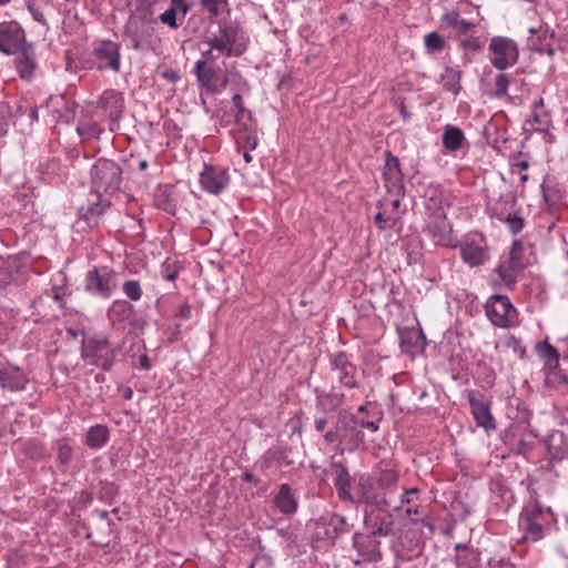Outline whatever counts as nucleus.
<instances>
[{"instance_id":"obj_46","label":"nucleus","mask_w":568,"mask_h":568,"mask_svg":"<svg viewBox=\"0 0 568 568\" xmlns=\"http://www.w3.org/2000/svg\"><path fill=\"white\" fill-rule=\"evenodd\" d=\"M510 80L506 73H498L495 80V92L494 95L497 98L504 97L509 87Z\"/></svg>"},{"instance_id":"obj_19","label":"nucleus","mask_w":568,"mask_h":568,"mask_svg":"<svg viewBox=\"0 0 568 568\" xmlns=\"http://www.w3.org/2000/svg\"><path fill=\"white\" fill-rule=\"evenodd\" d=\"M28 377L17 366L10 364L0 365V387L9 392H19L24 389Z\"/></svg>"},{"instance_id":"obj_53","label":"nucleus","mask_w":568,"mask_h":568,"mask_svg":"<svg viewBox=\"0 0 568 568\" xmlns=\"http://www.w3.org/2000/svg\"><path fill=\"white\" fill-rule=\"evenodd\" d=\"M424 338V335L422 332H408L406 334H402L400 335V345L402 347H405L406 345L407 346H413L414 344V339H418V338Z\"/></svg>"},{"instance_id":"obj_54","label":"nucleus","mask_w":568,"mask_h":568,"mask_svg":"<svg viewBox=\"0 0 568 568\" xmlns=\"http://www.w3.org/2000/svg\"><path fill=\"white\" fill-rule=\"evenodd\" d=\"M215 49L209 47L207 50L202 52V58L197 62H204L206 65H216L217 57L214 54Z\"/></svg>"},{"instance_id":"obj_58","label":"nucleus","mask_w":568,"mask_h":568,"mask_svg":"<svg viewBox=\"0 0 568 568\" xmlns=\"http://www.w3.org/2000/svg\"><path fill=\"white\" fill-rule=\"evenodd\" d=\"M529 168V162L526 161V160H523V161H518V162H515L511 164V170L513 172L516 170V169H519V170H527Z\"/></svg>"},{"instance_id":"obj_41","label":"nucleus","mask_w":568,"mask_h":568,"mask_svg":"<svg viewBox=\"0 0 568 568\" xmlns=\"http://www.w3.org/2000/svg\"><path fill=\"white\" fill-rule=\"evenodd\" d=\"M58 460L61 465L68 466L73 456V448L67 439H60L55 443Z\"/></svg>"},{"instance_id":"obj_39","label":"nucleus","mask_w":568,"mask_h":568,"mask_svg":"<svg viewBox=\"0 0 568 568\" xmlns=\"http://www.w3.org/2000/svg\"><path fill=\"white\" fill-rule=\"evenodd\" d=\"M202 8L209 13L210 18H217L229 8V0H200Z\"/></svg>"},{"instance_id":"obj_28","label":"nucleus","mask_w":568,"mask_h":568,"mask_svg":"<svg viewBox=\"0 0 568 568\" xmlns=\"http://www.w3.org/2000/svg\"><path fill=\"white\" fill-rule=\"evenodd\" d=\"M426 231L437 245L457 247L454 243L452 225L445 220L435 221L427 225Z\"/></svg>"},{"instance_id":"obj_30","label":"nucleus","mask_w":568,"mask_h":568,"mask_svg":"<svg viewBox=\"0 0 568 568\" xmlns=\"http://www.w3.org/2000/svg\"><path fill=\"white\" fill-rule=\"evenodd\" d=\"M274 504L284 515H291L296 511L297 501L292 495L291 487L287 484L281 485L277 495L274 497Z\"/></svg>"},{"instance_id":"obj_44","label":"nucleus","mask_w":568,"mask_h":568,"mask_svg":"<svg viewBox=\"0 0 568 568\" xmlns=\"http://www.w3.org/2000/svg\"><path fill=\"white\" fill-rule=\"evenodd\" d=\"M122 288L126 297L131 301H139L142 297V288L138 281H126Z\"/></svg>"},{"instance_id":"obj_34","label":"nucleus","mask_w":568,"mask_h":568,"mask_svg":"<svg viewBox=\"0 0 568 568\" xmlns=\"http://www.w3.org/2000/svg\"><path fill=\"white\" fill-rule=\"evenodd\" d=\"M536 437L537 435L534 433L523 434L517 442L511 444V453L523 456L526 460H530L536 447Z\"/></svg>"},{"instance_id":"obj_15","label":"nucleus","mask_w":568,"mask_h":568,"mask_svg":"<svg viewBox=\"0 0 568 568\" xmlns=\"http://www.w3.org/2000/svg\"><path fill=\"white\" fill-rule=\"evenodd\" d=\"M23 41V31L17 22L0 23V50L7 54L17 52Z\"/></svg>"},{"instance_id":"obj_2","label":"nucleus","mask_w":568,"mask_h":568,"mask_svg":"<svg viewBox=\"0 0 568 568\" xmlns=\"http://www.w3.org/2000/svg\"><path fill=\"white\" fill-rule=\"evenodd\" d=\"M226 58L241 57L247 49L248 37L237 22L221 24L219 31L203 41Z\"/></svg>"},{"instance_id":"obj_32","label":"nucleus","mask_w":568,"mask_h":568,"mask_svg":"<svg viewBox=\"0 0 568 568\" xmlns=\"http://www.w3.org/2000/svg\"><path fill=\"white\" fill-rule=\"evenodd\" d=\"M17 70L22 79L29 80L36 69L34 53L28 49H22L16 59Z\"/></svg>"},{"instance_id":"obj_43","label":"nucleus","mask_w":568,"mask_h":568,"mask_svg":"<svg viewBox=\"0 0 568 568\" xmlns=\"http://www.w3.org/2000/svg\"><path fill=\"white\" fill-rule=\"evenodd\" d=\"M12 281V262L0 257V291L6 288Z\"/></svg>"},{"instance_id":"obj_13","label":"nucleus","mask_w":568,"mask_h":568,"mask_svg":"<svg viewBox=\"0 0 568 568\" xmlns=\"http://www.w3.org/2000/svg\"><path fill=\"white\" fill-rule=\"evenodd\" d=\"M110 120V130L113 131L116 122L122 115L124 100L121 93L115 90H105L97 102Z\"/></svg>"},{"instance_id":"obj_14","label":"nucleus","mask_w":568,"mask_h":568,"mask_svg":"<svg viewBox=\"0 0 568 568\" xmlns=\"http://www.w3.org/2000/svg\"><path fill=\"white\" fill-rule=\"evenodd\" d=\"M467 398L477 426L485 428L487 432L495 429L496 424L490 413L489 404L484 399V396L475 392H468Z\"/></svg>"},{"instance_id":"obj_8","label":"nucleus","mask_w":568,"mask_h":568,"mask_svg":"<svg viewBox=\"0 0 568 568\" xmlns=\"http://www.w3.org/2000/svg\"><path fill=\"white\" fill-rule=\"evenodd\" d=\"M390 505L367 506L364 510V525L372 536L386 537L393 531L394 517Z\"/></svg>"},{"instance_id":"obj_52","label":"nucleus","mask_w":568,"mask_h":568,"mask_svg":"<svg viewBox=\"0 0 568 568\" xmlns=\"http://www.w3.org/2000/svg\"><path fill=\"white\" fill-rule=\"evenodd\" d=\"M109 205H110V202L108 200L101 199L100 201L93 203L88 209L87 214L101 215Z\"/></svg>"},{"instance_id":"obj_45","label":"nucleus","mask_w":568,"mask_h":568,"mask_svg":"<svg viewBox=\"0 0 568 568\" xmlns=\"http://www.w3.org/2000/svg\"><path fill=\"white\" fill-rule=\"evenodd\" d=\"M397 483V475L393 470H385L381 474L378 478V488L381 491H386L387 489L395 486Z\"/></svg>"},{"instance_id":"obj_23","label":"nucleus","mask_w":568,"mask_h":568,"mask_svg":"<svg viewBox=\"0 0 568 568\" xmlns=\"http://www.w3.org/2000/svg\"><path fill=\"white\" fill-rule=\"evenodd\" d=\"M327 474L333 476L334 485L337 489L338 496L343 500H352L351 494V476L341 460H333L331 469Z\"/></svg>"},{"instance_id":"obj_7","label":"nucleus","mask_w":568,"mask_h":568,"mask_svg":"<svg viewBox=\"0 0 568 568\" xmlns=\"http://www.w3.org/2000/svg\"><path fill=\"white\" fill-rule=\"evenodd\" d=\"M486 315L494 326L507 328L514 325L517 310L507 295L495 294L484 305Z\"/></svg>"},{"instance_id":"obj_35","label":"nucleus","mask_w":568,"mask_h":568,"mask_svg":"<svg viewBox=\"0 0 568 568\" xmlns=\"http://www.w3.org/2000/svg\"><path fill=\"white\" fill-rule=\"evenodd\" d=\"M462 71L457 68L445 67L444 72L440 74V83L443 87L457 95L462 90L460 85Z\"/></svg>"},{"instance_id":"obj_26","label":"nucleus","mask_w":568,"mask_h":568,"mask_svg":"<svg viewBox=\"0 0 568 568\" xmlns=\"http://www.w3.org/2000/svg\"><path fill=\"white\" fill-rule=\"evenodd\" d=\"M300 453L293 452L291 448H284V449H268L265 455L263 456V460L261 463L262 468H271L274 465H295L300 464Z\"/></svg>"},{"instance_id":"obj_24","label":"nucleus","mask_w":568,"mask_h":568,"mask_svg":"<svg viewBox=\"0 0 568 568\" xmlns=\"http://www.w3.org/2000/svg\"><path fill=\"white\" fill-rule=\"evenodd\" d=\"M442 26L450 28L456 36V39L459 40L460 37L468 36L476 31V23L469 22L465 20L459 11L450 10L444 13L440 18Z\"/></svg>"},{"instance_id":"obj_36","label":"nucleus","mask_w":568,"mask_h":568,"mask_svg":"<svg viewBox=\"0 0 568 568\" xmlns=\"http://www.w3.org/2000/svg\"><path fill=\"white\" fill-rule=\"evenodd\" d=\"M109 440V429L105 425H94L87 433L85 444L91 448H101Z\"/></svg>"},{"instance_id":"obj_56","label":"nucleus","mask_w":568,"mask_h":568,"mask_svg":"<svg viewBox=\"0 0 568 568\" xmlns=\"http://www.w3.org/2000/svg\"><path fill=\"white\" fill-rule=\"evenodd\" d=\"M442 191L439 185L433 186L429 185L428 189L425 192V196H429L430 201H435L440 195Z\"/></svg>"},{"instance_id":"obj_37","label":"nucleus","mask_w":568,"mask_h":568,"mask_svg":"<svg viewBox=\"0 0 568 568\" xmlns=\"http://www.w3.org/2000/svg\"><path fill=\"white\" fill-rule=\"evenodd\" d=\"M345 417H338L336 427L334 430H327L324 435L325 440L329 444H334L337 448L338 455L342 456L344 449L341 447L342 440L345 438Z\"/></svg>"},{"instance_id":"obj_10","label":"nucleus","mask_w":568,"mask_h":568,"mask_svg":"<svg viewBox=\"0 0 568 568\" xmlns=\"http://www.w3.org/2000/svg\"><path fill=\"white\" fill-rule=\"evenodd\" d=\"M526 264H517L516 258L503 255L499 260L498 265L494 270V274L497 276L494 280L495 286H506L513 290L517 283L518 275L524 271Z\"/></svg>"},{"instance_id":"obj_62","label":"nucleus","mask_w":568,"mask_h":568,"mask_svg":"<svg viewBox=\"0 0 568 568\" xmlns=\"http://www.w3.org/2000/svg\"><path fill=\"white\" fill-rule=\"evenodd\" d=\"M139 363H140V366L143 368V369H150L151 365H150V362H149V357L144 354L142 355L140 358H139Z\"/></svg>"},{"instance_id":"obj_59","label":"nucleus","mask_w":568,"mask_h":568,"mask_svg":"<svg viewBox=\"0 0 568 568\" xmlns=\"http://www.w3.org/2000/svg\"><path fill=\"white\" fill-rule=\"evenodd\" d=\"M416 493H417L416 488L405 490V493L400 496V503L402 504H408L410 501L409 495L416 494Z\"/></svg>"},{"instance_id":"obj_61","label":"nucleus","mask_w":568,"mask_h":568,"mask_svg":"<svg viewBox=\"0 0 568 568\" xmlns=\"http://www.w3.org/2000/svg\"><path fill=\"white\" fill-rule=\"evenodd\" d=\"M493 568H515V566L508 560H499Z\"/></svg>"},{"instance_id":"obj_22","label":"nucleus","mask_w":568,"mask_h":568,"mask_svg":"<svg viewBox=\"0 0 568 568\" xmlns=\"http://www.w3.org/2000/svg\"><path fill=\"white\" fill-rule=\"evenodd\" d=\"M220 68L217 65H206L204 62H196L194 67V73L202 88L209 94L220 92L217 81L220 80Z\"/></svg>"},{"instance_id":"obj_31","label":"nucleus","mask_w":568,"mask_h":568,"mask_svg":"<svg viewBox=\"0 0 568 568\" xmlns=\"http://www.w3.org/2000/svg\"><path fill=\"white\" fill-rule=\"evenodd\" d=\"M465 134L462 129L458 126L447 124L444 128L442 142L443 146L450 152L458 151L462 149L463 143L465 142Z\"/></svg>"},{"instance_id":"obj_33","label":"nucleus","mask_w":568,"mask_h":568,"mask_svg":"<svg viewBox=\"0 0 568 568\" xmlns=\"http://www.w3.org/2000/svg\"><path fill=\"white\" fill-rule=\"evenodd\" d=\"M133 315V306L124 300L114 301L109 311L108 316L112 323H122L130 320Z\"/></svg>"},{"instance_id":"obj_4","label":"nucleus","mask_w":568,"mask_h":568,"mask_svg":"<svg viewBox=\"0 0 568 568\" xmlns=\"http://www.w3.org/2000/svg\"><path fill=\"white\" fill-rule=\"evenodd\" d=\"M119 348L111 345L105 336H95L83 342L81 356L83 361L92 366L109 372L116 358Z\"/></svg>"},{"instance_id":"obj_50","label":"nucleus","mask_w":568,"mask_h":568,"mask_svg":"<svg viewBox=\"0 0 568 568\" xmlns=\"http://www.w3.org/2000/svg\"><path fill=\"white\" fill-rule=\"evenodd\" d=\"M524 246L520 240H515L511 244L508 257H515L517 264H526L523 260Z\"/></svg>"},{"instance_id":"obj_17","label":"nucleus","mask_w":568,"mask_h":568,"mask_svg":"<svg viewBox=\"0 0 568 568\" xmlns=\"http://www.w3.org/2000/svg\"><path fill=\"white\" fill-rule=\"evenodd\" d=\"M331 372L339 379L342 384L347 387H354V373L355 366L349 363L347 355L344 352H339L336 355L329 356Z\"/></svg>"},{"instance_id":"obj_3","label":"nucleus","mask_w":568,"mask_h":568,"mask_svg":"<svg viewBox=\"0 0 568 568\" xmlns=\"http://www.w3.org/2000/svg\"><path fill=\"white\" fill-rule=\"evenodd\" d=\"M551 515L550 508L544 509L539 500L527 504L518 519V528L523 532L521 539L532 542L541 540L550 529Z\"/></svg>"},{"instance_id":"obj_38","label":"nucleus","mask_w":568,"mask_h":568,"mask_svg":"<svg viewBox=\"0 0 568 568\" xmlns=\"http://www.w3.org/2000/svg\"><path fill=\"white\" fill-rule=\"evenodd\" d=\"M536 351L538 355L545 361V363L549 366H558L559 365V353L548 341L539 342L536 344Z\"/></svg>"},{"instance_id":"obj_9","label":"nucleus","mask_w":568,"mask_h":568,"mask_svg":"<svg viewBox=\"0 0 568 568\" xmlns=\"http://www.w3.org/2000/svg\"><path fill=\"white\" fill-rule=\"evenodd\" d=\"M383 178L388 193L395 196H404L405 185L403 182L399 159L390 151L385 152Z\"/></svg>"},{"instance_id":"obj_49","label":"nucleus","mask_w":568,"mask_h":568,"mask_svg":"<svg viewBox=\"0 0 568 568\" xmlns=\"http://www.w3.org/2000/svg\"><path fill=\"white\" fill-rule=\"evenodd\" d=\"M78 132L81 135L99 138L100 134L102 133V129L97 123L89 122V123H83V124L79 125Z\"/></svg>"},{"instance_id":"obj_29","label":"nucleus","mask_w":568,"mask_h":568,"mask_svg":"<svg viewBox=\"0 0 568 568\" xmlns=\"http://www.w3.org/2000/svg\"><path fill=\"white\" fill-rule=\"evenodd\" d=\"M322 528L325 539L334 542V540L346 530V524L343 517L329 514L322 517Z\"/></svg>"},{"instance_id":"obj_27","label":"nucleus","mask_w":568,"mask_h":568,"mask_svg":"<svg viewBox=\"0 0 568 568\" xmlns=\"http://www.w3.org/2000/svg\"><path fill=\"white\" fill-rule=\"evenodd\" d=\"M487 38L484 34H476V31L473 33L460 37L458 41V47L463 51V59L466 62H471L473 58L483 52L485 48Z\"/></svg>"},{"instance_id":"obj_18","label":"nucleus","mask_w":568,"mask_h":568,"mask_svg":"<svg viewBox=\"0 0 568 568\" xmlns=\"http://www.w3.org/2000/svg\"><path fill=\"white\" fill-rule=\"evenodd\" d=\"M459 248L463 261L471 267L483 265L489 258L488 247L484 240L466 241L459 245Z\"/></svg>"},{"instance_id":"obj_5","label":"nucleus","mask_w":568,"mask_h":568,"mask_svg":"<svg viewBox=\"0 0 568 568\" xmlns=\"http://www.w3.org/2000/svg\"><path fill=\"white\" fill-rule=\"evenodd\" d=\"M122 182L121 166L108 159H99L91 169V185L95 194H108L120 189Z\"/></svg>"},{"instance_id":"obj_40","label":"nucleus","mask_w":568,"mask_h":568,"mask_svg":"<svg viewBox=\"0 0 568 568\" xmlns=\"http://www.w3.org/2000/svg\"><path fill=\"white\" fill-rule=\"evenodd\" d=\"M496 217L501 221V222H505L510 231V233L513 235H517L518 233H520L525 226V220L521 217V216H518L516 214H507V215H503V214H496Z\"/></svg>"},{"instance_id":"obj_1","label":"nucleus","mask_w":568,"mask_h":568,"mask_svg":"<svg viewBox=\"0 0 568 568\" xmlns=\"http://www.w3.org/2000/svg\"><path fill=\"white\" fill-rule=\"evenodd\" d=\"M161 0H135L123 34L134 50H142L151 43L158 23L156 12Z\"/></svg>"},{"instance_id":"obj_57","label":"nucleus","mask_w":568,"mask_h":568,"mask_svg":"<svg viewBox=\"0 0 568 568\" xmlns=\"http://www.w3.org/2000/svg\"><path fill=\"white\" fill-rule=\"evenodd\" d=\"M547 38H555V32L549 31L547 24H545V27L542 26V31L540 32V36L538 38H535V40H537L538 43H542V41L546 40Z\"/></svg>"},{"instance_id":"obj_12","label":"nucleus","mask_w":568,"mask_h":568,"mask_svg":"<svg viewBox=\"0 0 568 568\" xmlns=\"http://www.w3.org/2000/svg\"><path fill=\"white\" fill-rule=\"evenodd\" d=\"M94 55L98 61V69H110L114 72L120 70V47L111 40H102L94 48Z\"/></svg>"},{"instance_id":"obj_51","label":"nucleus","mask_w":568,"mask_h":568,"mask_svg":"<svg viewBox=\"0 0 568 568\" xmlns=\"http://www.w3.org/2000/svg\"><path fill=\"white\" fill-rule=\"evenodd\" d=\"M232 101L236 108V115H235V121L236 123H240L241 122V119L244 116L245 113H247L248 115H251L250 111H247L244 106V103H243V98L241 94H234L233 98H232Z\"/></svg>"},{"instance_id":"obj_64","label":"nucleus","mask_w":568,"mask_h":568,"mask_svg":"<svg viewBox=\"0 0 568 568\" xmlns=\"http://www.w3.org/2000/svg\"><path fill=\"white\" fill-rule=\"evenodd\" d=\"M164 78L169 79L172 82H175L180 79L179 74L175 71H165Z\"/></svg>"},{"instance_id":"obj_42","label":"nucleus","mask_w":568,"mask_h":568,"mask_svg":"<svg viewBox=\"0 0 568 568\" xmlns=\"http://www.w3.org/2000/svg\"><path fill=\"white\" fill-rule=\"evenodd\" d=\"M425 47L429 52H440L445 49L444 38L436 31L425 36Z\"/></svg>"},{"instance_id":"obj_60","label":"nucleus","mask_w":568,"mask_h":568,"mask_svg":"<svg viewBox=\"0 0 568 568\" xmlns=\"http://www.w3.org/2000/svg\"><path fill=\"white\" fill-rule=\"evenodd\" d=\"M361 426L364 427V428L371 429L373 432L378 429L377 424L375 422H372V420H363V422H361Z\"/></svg>"},{"instance_id":"obj_63","label":"nucleus","mask_w":568,"mask_h":568,"mask_svg":"<svg viewBox=\"0 0 568 568\" xmlns=\"http://www.w3.org/2000/svg\"><path fill=\"white\" fill-rule=\"evenodd\" d=\"M399 112H400V115L403 116V119H404L405 121H408V120L410 119V113H409V111L407 110V108L404 105V103H403V102L400 103Z\"/></svg>"},{"instance_id":"obj_48","label":"nucleus","mask_w":568,"mask_h":568,"mask_svg":"<svg viewBox=\"0 0 568 568\" xmlns=\"http://www.w3.org/2000/svg\"><path fill=\"white\" fill-rule=\"evenodd\" d=\"M374 220H375V223L377 224L378 229L382 231L393 229L397 221L395 217H390V216L385 217L384 213L381 211L375 214Z\"/></svg>"},{"instance_id":"obj_25","label":"nucleus","mask_w":568,"mask_h":568,"mask_svg":"<svg viewBox=\"0 0 568 568\" xmlns=\"http://www.w3.org/2000/svg\"><path fill=\"white\" fill-rule=\"evenodd\" d=\"M189 10L190 6L184 0H171L170 7L160 13L158 19L171 29H178L183 23Z\"/></svg>"},{"instance_id":"obj_11","label":"nucleus","mask_w":568,"mask_h":568,"mask_svg":"<svg viewBox=\"0 0 568 568\" xmlns=\"http://www.w3.org/2000/svg\"><path fill=\"white\" fill-rule=\"evenodd\" d=\"M116 287L115 274L111 271H89L85 278L87 291L108 298Z\"/></svg>"},{"instance_id":"obj_47","label":"nucleus","mask_w":568,"mask_h":568,"mask_svg":"<svg viewBox=\"0 0 568 568\" xmlns=\"http://www.w3.org/2000/svg\"><path fill=\"white\" fill-rule=\"evenodd\" d=\"M527 48L530 50V51H535V52H539V53H546L547 55L549 57H554L555 55V52L556 50L548 45V47H544L542 43H538L537 40H535V38H528L527 40Z\"/></svg>"},{"instance_id":"obj_6","label":"nucleus","mask_w":568,"mask_h":568,"mask_svg":"<svg viewBox=\"0 0 568 568\" xmlns=\"http://www.w3.org/2000/svg\"><path fill=\"white\" fill-rule=\"evenodd\" d=\"M488 51L490 64L498 71H504L515 65L519 60L518 44L507 37H493L489 42Z\"/></svg>"},{"instance_id":"obj_16","label":"nucleus","mask_w":568,"mask_h":568,"mask_svg":"<svg viewBox=\"0 0 568 568\" xmlns=\"http://www.w3.org/2000/svg\"><path fill=\"white\" fill-rule=\"evenodd\" d=\"M200 183L206 192L219 194L229 183V175L221 168L205 165L200 174Z\"/></svg>"},{"instance_id":"obj_55","label":"nucleus","mask_w":568,"mask_h":568,"mask_svg":"<svg viewBox=\"0 0 568 568\" xmlns=\"http://www.w3.org/2000/svg\"><path fill=\"white\" fill-rule=\"evenodd\" d=\"M176 316L181 317V318H184V320H187L190 318L191 316V307L187 303H183L181 304L178 308H176Z\"/></svg>"},{"instance_id":"obj_21","label":"nucleus","mask_w":568,"mask_h":568,"mask_svg":"<svg viewBox=\"0 0 568 568\" xmlns=\"http://www.w3.org/2000/svg\"><path fill=\"white\" fill-rule=\"evenodd\" d=\"M549 463H560L568 458V437L561 430H554L545 439Z\"/></svg>"},{"instance_id":"obj_20","label":"nucleus","mask_w":568,"mask_h":568,"mask_svg":"<svg viewBox=\"0 0 568 568\" xmlns=\"http://www.w3.org/2000/svg\"><path fill=\"white\" fill-rule=\"evenodd\" d=\"M376 480L369 477H361L358 481L359 500L367 506L390 505L386 491L376 489Z\"/></svg>"}]
</instances>
